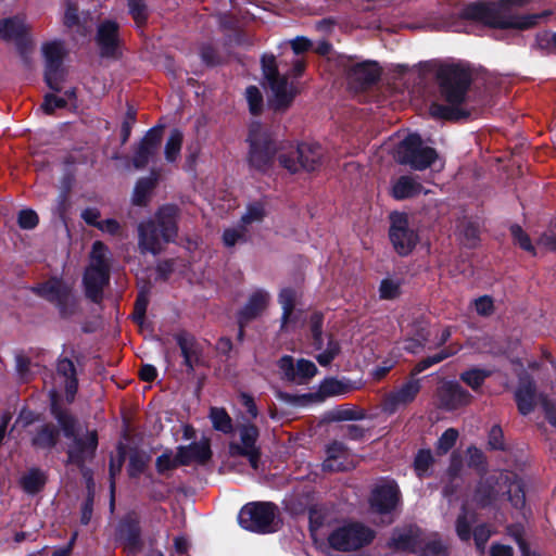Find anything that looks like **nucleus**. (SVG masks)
<instances>
[{
  "label": "nucleus",
  "mask_w": 556,
  "mask_h": 556,
  "mask_svg": "<svg viewBox=\"0 0 556 556\" xmlns=\"http://www.w3.org/2000/svg\"><path fill=\"white\" fill-rule=\"evenodd\" d=\"M429 73H433L439 93L447 103H431L429 108L430 115L435 119L458 122L467 119L470 111L460 105L466 101L468 90L472 84L471 71L463 63H447L437 60L425 64Z\"/></svg>",
  "instance_id": "1"
},
{
  "label": "nucleus",
  "mask_w": 556,
  "mask_h": 556,
  "mask_svg": "<svg viewBox=\"0 0 556 556\" xmlns=\"http://www.w3.org/2000/svg\"><path fill=\"white\" fill-rule=\"evenodd\" d=\"M49 412L61 427L63 435L72 440L66 450V464L77 467L86 476L90 471L86 464L94 459L99 446L98 431L88 430L84 437L78 435L76 416L60 404L55 391L50 395Z\"/></svg>",
  "instance_id": "2"
},
{
  "label": "nucleus",
  "mask_w": 556,
  "mask_h": 556,
  "mask_svg": "<svg viewBox=\"0 0 556 556\" xmlns=\"http://www.w3.org/2000/svg\"><path fill=\"white\" fill-rule=\"evenodd\" d=\"M179 208L175 204L160 206L154 216L138 225V248L142 254L159 255L164 245L178 236Z\"/></svg>",
  "instance_id": "3"
},
{
  "label": "nucleus",
  "mask_w": 556,
  "mask_h": 556,
  "mask_svg": "<svg viewBox=\"0 0 556 556\" xmlns=\"http://www.w3.org/2000/svg\"><path fill=\"white\" fill-rule=\"evenodd\" d=\"M249 143L248 164L250 168L265 174L271 169L279 151L274 131L260 122L251 123L247 138Z\"/></svg>",
  "instance_id": "4"
},
{
  "label": "nucleus",
  "mask_w": 556,
  "mask_h": 556,
  "mask_svg": "<svg viewBox=\"0 0 556 556\" xmlns=\"http://www.w3.org/2000/svg\"><path fill=\"white\" fill-rule=\"evenodd\" d=\"M463 16L492 28L519 30L534 27L541 18L539 14L504 15L497 8L481 2L468 4Z\"/></svg>",
  "instance_id": "5"
},
{
  "label": "nucleus",
  "mask_w": 556,
  "mask_h": 556,
  "mask_svg": "<svg viewBox=\"0 0 556 556\" xmlns=\"http://www.w3.org/2000/svg\"><path fill=\"white\" fill-rule=\"evenodd\" d=\"M439 155L434 148L424 144L418 134H409L397 146L395 160L402 165H407L415 170H424L430 167Z\"/></svg>",
  "instance_id": "6"
},
{
  "label": "nucleus",
  "mask_w": 556,
  "mask_h": 556,
  "mask_svg": "<svg viewBox=\"0 0 556 556\" xmlns=\"http://www.w3.org/2000/svg\"><path fill=\"white\" fill-rule=\"evenodd\" d=\"M278 507L273 502H251L242 506L238 514L239 525L251 532L271 533Z\"/></svg>",
  "instance_id": "7"
},
{
  "label": "nucleus",
  "mask_w": 556,
  "mask_h": 556,
  "mask_svg": "<svg viewBox=\"0 0 556 556\" xmlns=\"http://www.w3.org/2000/svg\"><path fill=\"white\" fill-rule=\"evenodd\" d=\"M375 532L358 522L336 528L328 535L329 546L338 552H352L359 549L372 542Z\"/></svg>",
  "instance_id": "8"
},
{
  "label": "nucleus",
  "mask_w": 556,
  "mask_h": 556,
  "mask_svg": "<svg viewBox=\"0 0 556 556\" xmlns=\"http://www.w3.org/2000/svg\"><path fill=\"white\" fill-rule=\"evenodd\" d=\"M324 148L317 142H301L294 152L279 154V164L290 173H298L301 169L315 172L319 169L324 157Z\"/></svg>",
  "instance_id": "9"
},
{
  "label": "nucleus",
  "mask_w": 556,
  "mask_h": 556,
  "mask_svg": "<svg viewBox=\"0 0 556 556\" xmlns=\"http://www.w3.org/2000/svg\"><path fill=\"white\" fill-rule=\"evenodd\" d=\"M389 239L400 256H408L419 242V235L410 226L408 215L394 211L389 215Z\"/></svg>",
  "instance_id": "10"
},
{
  "label": "nucleus",
  "mask_w": 556,
  "mask_h": 556,
  "mask_svg": "<svg viewBox=\"0 0 556 556\" xmlns=\"http://www.w3.org/2000/svg\"><path fill=\"white\" fill-rule=\"evenodd\" d=\"M41 50L45 59V83L54 92H60L62 90L61 84L65 78L63 62L66 51L63 42L56 40L46 42Z\"/></svg>",
  "instance_id": "11"
},
{
  "label": "nucleus",
  "mask_w": 556,
  "mask_h": 556,
  "mask_svg": "<svg viewBox=\"0 0 556 556\" xmlns=\"http://www.w3.org/2000/svg\"><path fill=\"white\" fill-rule=\"evenodd\" d=\"M370 509L381 516L394 513L402 503V493L395 480L375 485L369 495Z\"/></svg>",
  "instance_id": "12"
},
{
  "label": "nucleus",
  "mask_w": 556,
  "mask_h": 556,
  "mask_svg": "<svg viewBox=\"0 0 556 556\" xmlns=\"http://www.w3.org/2000/svg\"><path fill=\"white\" fill-rule=\"evenodd\" d=\"M438 407L444 412H455L470 405L473 395L456 380H444L435 390Z\"/></svg>",
  "instance_id": "13"
},
{
  "label": "nucleus",
  "mask_w": 556,
  "mask_h": 556,
  "mask_svg": "<svg viewBox=\"0 0 556 556\" xmlns=\"http://www.w3.org/2000/svg\"><path fill=\"white\" fill-rule=\"evenodd\" d=\"M116 541L128 554L136 555L143 548L140 518L136 511L127 513L116 527Z\"/></svg>",
  "instance_id": "14"
},
{
  "label": "nucleus",
  "mask_w": 556,
  "mask_h": 556,
  "mask_svg": "<svg viewBox=\"0 0 556 556\" xmlns=\"http://www.w3.org/2000/svg\"><path fill=\"white\" fill-rule=\"evenodd\" d=\"M351 384L348 381L339 380L336 377H327L320 382L318 391L315 394L306 393L294 395L288 392L279 391L277 393V397L287 403L304 405L313 397L325 400L327 397L346 394L351 391Z\"/></svg>",
  "instance_id": "15"
},
{
  "label": "nucleus",
  "mask_w": 556,
  "mask_h": 556,
  "mask_svg": "<svg viewBox=\"0 0 556 556\" xmlns=\"http://www.w3.org/2000/svg\"><path fill=\"white\" fill-rule=\"evenodd\" d=\"M346 79L357 90H366L377 84L382 68L377 61L366 60L344 64Z\"/></svg>",
  "instance_id": "16"
},
{
  "label": "nucleus",
  "mask_w": 556,
  "mask_h": 556,
  "mask_svg": "<svg viewBox=\"0 0 556 556\" xmlns=\"http://www.w3.org/2000/svg\"><path fill=\"white\" fill-rule=\"evenodd\" d=\"M94 41L102 59L122 58L119 25L113 20H104L98 25Z\"/></svg>",
  "instance_id": "17"
},
{
  "label": "nucleus",
  "mask_w": 556,
  "mask_h": 556,
  "mask_svg": "<svg viewBox=\"0 0 556 556\" xmlns=\"http://www.w3.org/2000/svg\"><path fill=\"white\" fill-rule=\"evenodd\" d=\"M422 535L424 532L417 525L395 527L387 542V547L396 553L417 555Z\"/></svg>",
  "instance_id": "18"
},
{
  "label": "nucleus",
  "mask_w": 556,
  "mask_h": 556,
  "mask_svg": "<svg viewBox=\"0 0 556 556\" xmlns=\"http://www.w3.org/2000/svg\"><path fill=\"white\" fill-rule=\"evenodd\" d=\"M164 126L151 127L141 138L134 151L132 165L137 169L144 168L149 162L159 153L163 139Z\"/></svg>",
  "instance_id": "19"
},
{
  "label": "nucleus",
  "mask_w": 556,
  "mask_h": 556,
  "mask_svg": "<svg viewBox=\"0 0 556 556\" xmlns=\"http://www.w3.org/2000/svg\"><path fill=\"white\" fill-rule=\"evenodd\" d=\"M421 390L420 379L409 376L399 389L390 392L383 400L382 412L393 415L402 406L413 403Z\"/></svg>",
  "instance_id": "20"
},
{
  "label": "nucleus",
  "mask_w": 556,
  "mask_h": 556,
  "mask_svg": "<svg viewBox=\"0 0 556 556\" xmlns=\"http://www.w3.org/2000/svg\"><path fill=\"white\" fill-rule=\"evenodd\" d=\"M174 340L180 349L184 366L188 374H193L197 366L203 365V345L190 332L181 330L174 334Z\"/></svg>",
  "instance_id": "21"
},
{
  "label": "nucleus",
  "mask_w": 556,
  "mask_h": 556,
  "mask_svg": "<svg viewBox=\"0 0 556 556\" xmlns=\"http://www.w3.org/2000/svg\"><path fill=\"white\" fill-rule=\"evenodd\" d=\"M111 268L88 266L83 277L85 295L91 302L99 304L103 299V289L110 282Z\"/></svg>",
  "instance_id": "22"
},
{
  "label": "nucleus",
  "mask_w": 556,
  "mask_h": 556,
  "mask_svg": "<svg viewBox=\"0 0 556 556\" xmlns=\"http://www.w3.org/2000/svg\"><path fill=\"white\" fill-rule=\"evenodd\" d=\"M26 35L27 29L20 17L12 16L0 20V39L4 41L14 40L18 52L25 61L27 60L26 52L30 45Z\"/></svg>",
  "instance_id": "23"
},
{
  "label": "nucleus",
  "mask_w": 556,
  "mask_h": 556,
  "mask_svg": "<svg viewBox=\"0 0 556 556\" xmlns=\"http://www.w3.org/2000/svg\"><path fill=\"white\" fill-rule=\"evenodd\" d=\"M212 455L213 453L207 440L177 447V460L181 466H189L193 462L204 465L212 458Z\"/></svg>",
  "instance_id": "24"
},
{
  "label": "nucleus",
  "mask_w": 556,
  "mask_h": 556,
  "mask_svg": "<svg viewBox=\"0 0 556 556\" xmlns=\"http://www.w3.org/2000/svg\"><path fill=\"white\" fill-rule=\"evenodd\" d=\"M62 429L51 421L38 426L30 437V444L35 450L51 451L60 442Z\"/></svg>",
  "instance_id": "25"
},
{
  "label": "nucleus",
  "mask_w": 556,
  "mask_h": 556,
  "mask_svg": "<svg viewBox=\"0 0 556 556\" xmlns=\"http://www.w3.org/2000/svg\"><path fill=\"white\" fill-rule=\"evenodd\" d=\"M327 457L323 462L326 472H341L350 469L349 448L340 441H332L326 447Z\"/></svg>",
  "instance_id": "26"
},
{
  "label": "nucleus",
  "mask_w": 556,
  "mask_h": 556,
  "mask_svg": "<svg viewBox=\"0 0 556 556\" xmlns=\"http://www.w3.org/2000/svg\"><path fill=\"white\" fill-rule=\"evenodd\" d=\"M56 372L65 378V401L67 404H72L75 401L79 386L74 362L70 357L61 355L56 361Z\"/></svg>",
  "instance_id": "27"
},
{
  "label": "nucleus",
  "mask_w": 556,
  "mask_h": 556,
  "mask_svg": "<svg viewBox=\"0 0 556 556\" xmlns=\"http://www.w3.org/2000/svg\"><path fill=\"white\" fill-rule=\"evenodd\" d=\"M274 99L271 101V108L275 111H285L293 102L296 96V88L293 85H289L287 76H281L268 83Z\"/></svg>",
  "instance_id": "28"
},
{
  "label": "nucleus",
  "mask_w": 556,
  "mask_h": 556,
  "mask_svg": "<svg viewBox=\"0 0 556 556\" xmlns=\"http://www.w3.org/2000/svg\"><path fill=\"white\" fill-rule=\"evenodd\" d=\"M269 293L263 289H257L251 293L247 303L237 313V317L243 321H253L258 318L267 308L269 303Z\"/></svg>",
  "instance_id": "29"
},
{
  "label": "nucleus",
  "mask_w": 556,
  "mask_h": 556,
  "mask_svg": "<svg viewBox=\"0 0 556 556\" xmlns=\"http://www.w3.org/2000/svg\"><path fill=\"white\" fill-rule=\"evenodd\" d=\"M536 386L530 378L521 379L515 391V401L518 412L527 416L534 410Z\"/></svg>",
  "instance_id": "30"
},
{
  "label": "nucleus",
  "mask_w": 556,
  "mask_h": 556,
  "mask_svg": "<svg viewBox=\"0 0 556 556\" xmlns=\"http://www.w3.org/2000/svg\"><path fill=\"white\" fill-rule=\"evenodd\" d=\"M71 289L72 287L65 283L61 278L52 277L33 288V292L49 303L55 304L63 295H66Z\"/></svg>",
  "instance_id": "31"
},
{
  "label": "nucleus",
  "mask_w": 556,
  "mask_h": 556,
  "mask_svg": "<svg viewBox=\"0 0 556 556\" xmlns=\"http://www.w3.org/2000/svg\"><path fill=\"white\" fill-rule=\"evenodd\" d=\"M424 191V186L407 175L400 176L392 185L391 195L397 201L412 199Z\"/></svg>",
  "instance_id": "32"
},
{
  "label": "nucleus",
  "mask_w": 556,
  "mask_h": 556,
  "mask_svg": "<svg viewBox=\"0 0 556 556\" xmlns=\"http://www.w3.org/2000/svg\"><path fill=\"white\" fill-rule=\"evenodd\" d=\"M47 481L46 472L38 467H33L20 478V485L25 493L36 495L43 490Z\"/></svg>",
  "instance_id": "33"
},
{
  "label": "nucleus",
  "mask_w": 556,
  "mask_h": 556,
  "mask_svg": "<svg viewBox=\"0 0 556 556\" xmlns=\"http://www.w3.org/2000/svg\"><path fill=\"white\" fill-rule=\"evenodd\" d=\"M498 491L495 488L493 478L480 480L476 485L473 500L478 507L485 509L491 507L497 500Z\"/></svg>",
  "instance_id": "34"
},
{
  "label": "nucleus",
  "mask_w": 556,
  "mask_h": 556,
  "mask_svg": "<svg viewBox=\"0 0 556 556\" xmlns=\"http://www.w3.org/2000/svg\"><path fill=\"white\" fill-rule=\"evenodd\" d=\"M157 181L159 175L154 170L149 176L139 178L134 188L132 203L138 206L146 205Z\"/></svg>",
  "instance_id": "35"
},
{
  "label": "nucleus",
  "mask_w": 556,
  "mask_h": 556,
  "mask_svg": "<svg viewBox=\"0 0 556 556\" xmlns=\"http://www.w3.org/2000/svg\"><path fill=\"white\" fill-rule=\"evenodd\" d=\"M258 437H260V430L254 424L242 425L240 428L241 444L230 443L229 444L230 455L235 456V454L239 452V448H245V451L258 448V446L256 445Z\"/></svg>",
  "instance_id": "36"
},
{
  "label": "nucleus",
  "mask_w": 556,
  "mask_h": 556,
  "mask_svg": "<svg viewBox=\"0 0 556 556\" xmlns=\"http://www.w3.org/2000/svg\"><path fill=\"white\" fill-rule=\"evenodd\" d=\"M366 417L367 413L365 409L352 404L339 405L329 412V419L331 421H356L363 420Z\"/></svg>",
  "instance_id": "37"
},
{
  "label": "nucleus",
  "mask_w": 556,
  "mask_h": 556,
  "mask_svg": "<svg viewBox=\"0 0 556 556\" xmlns=\"http://www.w3.org/2000/svg\"><path fill=\"white\" fill-rule=\"evenodd\" d=\"M456 353H457V350L453 349L451 345L445 346L440 352H438L433 355L427 356V357L422 358L421 361H419L414 366V368L410 370L409 376L416 378L417 375L421 374L426 369L445 361L446 358L455 355Z\"/></svg>",
  "instance_id": "38"
},
{
  "label": "nucleus",
  "mask_w": 556,
  "mask_h": 556,
  "mask_svg": "<svg viewBox=\"0 0 556 556\" xmlns=\"http://www.w3.org/2000/svg\"><path fill=\"white\" fill-rule=\"evenodd\" d=\"M295 291L292 288H283L278 295V302L281 304L282 307V315H281V326L280 329L283 330L288 323L290 321V318L293 314L294 307H295Z\"/></svg>",
  "instance_id": "39"
},
{
  "label": "nucleus",
  "mask_w": 556,
  "mask_h": 556,
  "mask_svg": "<svg viewBox=\"0 0 556 556\" xmlns=\"http://www.w3.org/2000/svg\"><path fill=\"white\" fill-rule=\"evenodd\" d=\"M126 460V446L123 443H119L117 446V455L116 457L110 458L109 464V476H110V486H111V493L114 494L115 490V478L117 475L121 473L124 463ZM114 504V495H112V502L111 505Z\"/></svg>",
  "instance_id": "40"
},
{
  "label": "nucleus",
  "mask_w": 556,
  "mask_h": 556,
  "mask_svg": "<svg viewBox=\"0 0 556 556\" xmlns=\"http://www.w3.org/2000/svg\"><path fill=\"white\" fill-rule=\"evenodd\" d=\"M491 376V371L481 368H470L459 375L460 381L470 387L473 391H479L484 381Z\"/></svg>",
  "instance_id": "41"
},
{
  "label": "nucleus",
  "mask_w": 556,
  "mask_h": 556,
  "mask_svg": "<svg viewBox=\"0 0 556 556\" xmlns=\"http://www.w3.org/2000/svg\"><path fill=\"white\" fill-rule=\"evenodd\" d=\"M62 319H68L79 312V300L74 295L73 288L54 304Z\"/></svg>",
  "instance_id": "42"
},
{
  "label": "nucleus",
  "mask_w": 556,
  "mask_h": 556,
  "mask_svg": "<svg viewBox=\"0 0 556 556\" xmlns=\"http://www.w3.org/2000/svg\"><path fill=\"white\" fill-rule=\"evenodd\" d=\"M210 418L215 430L220 431L225 434H229L232 432V420L225 408L212 407L210 410Z\"/></svg>",
  "instance_id": "43"
},
{
  "label": "nucleus",
  "mask_w": 556,
  "mask_h": 556,
  "mask_svg": "<svg viewBox=\"0 0 556 556\" xmlns=\"http://www.w3.org/2000/svg\"><path fill=\"white\" fill-rule=\"evenodd\" d=\"M182 140V132L179 129L174 128L167 138L164 149V154L167 162L173 163L177 160L181 151Z\"/></svg>",
  "instance_id": "44"
},
{
  "label": "nucleus",
  "mask_w": 556,
  "mask_h": 556,
  "mask_svg": "<svg viewBox=\"0 0 556 556\" xmlns=\"http://www.w3.org/2000/svg\"><path fill=\"white\" fill-rule=\"evenodd\" d=\"M150 456L139 451H134L129 456L127 473L129 478H139L147 469Z\"/></svg>",
  "instance_id": "45"
},
{
  "label": "nucleus",
  "mask_w": 556,
  "mask_h": 556,
  "mask_svg": "<svg viewBox=\"0 0 556 556\" xmlns=\"http://www.w3.org/2000/svg\"><path fill=\"white\" fill-rule=\"evenodd\" d=\"M417 556H450L448 546L437 535L420 544Z\"/></svg>",
  "instance_id": "46"
},
{
  "label": "nucleus",
  "mask_w": 556,
  "mask_h": 556,
  "mask_svg": "<svg viewBox=\"0 0 556 556\" xmlns=\"http://www.w3.org/2000/svg\"><path fill=\"white\" fill-rule=\"evenodd\" d=\"M109 248L100 240H97L92 243L90 258V266L93 267H103L111 268L110 258H109Z\"/></svg>",
  "instance_id": "47"
},
{
  "label": "nucleus",
  "mask_w": 556,
  "mask_h": 556,
  "mask_svg": "<svg viewBox=\"0 0 556 556\" xmlns=\"http://www.w3.org/2000/svg\"><path fill=\"white\" fill-rule=\"evenodd\" d=\"M248 228L241 223L236 228H226L223 231V243L227 248H232L237 243L248 242Z\"/></svg>",
  "instance_id": "48"
},
{
  "label": "nucleus",
  "mask_w": 556,
  "mask_h": 556,
  "mask_svg": "<svg viewBox=\"0 0 556 556\" xmlns=\"http://www.w3.org/2000/svg\"><path fill=\"white\" fill-rule=\"evenodd\" d=\"M128 13L138 27L147 24L149 9L144 0H127Z\"/></svg>",
  "instance_id": "49"
},
{
  "label": "nucleus",
  "mask_w": 556,
  "mask_h": 556,
  "mask_svg": "<svg viewBox=\"0 0 556 556\" xmlns=\"http://www.w3.org/2000/svg\"><path fill=\"white\" fill-rule=\"evenodd\" d=\"M265 217V204L261 201H254L247 205L245 213L241 216L240 223L248 228V225L262 222Z\"/></svg>",
  "instance_id": "50"
},
{
  "label": "nucleus",
  "mask_w": 556,
  "mask_h": 556,
  "mask_svg": "<svg viewBox=\"0 0 556 556\" xmlns=\"http://www.w3.org/2000/svg\"><path fill=\"white\" fill-rule=\"evenodd\" d=\"M341 346L338 340L332 334L328 336L327 348L316 355V361L323 367L329 366L334 358L340 354Z\"/></svg>",
  "instance_id": "51"
},
{
  "label": "nucleus",
  "mask_w": 556,
  "mask_h": 556,
  "mask_svg": "<svg viewBox=\"0 0 556 556\" xmlns=\"http://www.w3.org/2000/svg\"><path fill=\"white\" fill-rule=\"evenodd\" d=\"M509 232L515 244L519 245V248L522 249L523 251H527L532 255H536V250L532 244L529 235L522 229L520 225L513 224L509 227Z\"/></svg>",
  "instance_id": "52"
},
{
  "label": "nucleus",
  "mask_w": 556,
  "mask_h": 556,
  "mask_svg": "<svg viewBox=\"0 0 556 556\" xmlns=\"http://www.w3.org/2000/svg\"><path fill=\"white\" fill-rule=\"evenodd\" d=\"M317 371L318 369L312 361L300 358L295 365V382L306 383Z\"/></svg>",
  "instance_id": "53"
},
{
  "label": "nucleus",
  "mask_w": 556,
  "mask_h": 556,
  "mask_svg": "<svg viewBox=\"0 0 556 556\" xmlns=\"http://www.w3.org/2000/svg\"><path fill=\"white\" fill-rule=\"evenodd\" d=\"M137 122V109L127 102V110L121 126V143L125 144L131 135L134 125Z\"/></svg>",
  "instance_id": "54"
},
{
  "label": "nucleus",
  "mask_w": 556,
  "mask_h": 556,
  "mask_svg": "<svg viewBox=\"0 0 556 556\" xmlns=\"http://www.w3.org/2000/svg\"><path fill=\"white\" fill-rule=\"evenodd\" d=\"M434 459L432 453L428 448H421L417 452L414 458V470L419 478H422L425 473L432 466Z\"/></svg>",
  "instance_id": "55"
},
{
  "label": "nucleus",
  "mask_w": 556,
  "mask_h": 556,
  "mask_svg": "<svg viewBox=\"0 0 556 556\" xmlns=\"http://www.w3.org/2000/svg\"><path fill=\"white\" fill-rule=\"evenodd\" d=\"M467 453H468V459H467L468 467L475 469L480 475L485 473L488 470V462H486V457L483 454V452L476 446H470L468 448Z\"/></svg>",
  "instance_id": "56"
},
{
  "label": "nucleus",
  "mask_w": 556,
  "mask_h": 556,
  "mask_svg": "<svg viewBox=\"0 0 556 556\" xmlns=\"http://www.w3.org/2000/svg\"><path fill=\"white\" fill-rule=\"evenodd\" d=\"M245 98L249 104V111L252 115L257 116L263 111L264 99L260 89L251 85L245 89Z\"/></svg>",
  "instance_id": "57"
},
{
  "label": "nucleus",
  "mask_w": 556,
  "mask_h": 556,
  "mask_svg": "<svg viewBox=\"0 0 556 556\" xmlns=\"http://www.w3.org/2000/svg\"><path fill=\"white\" fill-rule=\"evenodd\" d=\"M261 66L265 79L269 83L281 77L278 71L276 56L271 53H264L261 56Z\"/></svg>",
  "instance_id": "58"
},
{
  "label": "nucleus",
  "mask_w": 556,
  "mask_h": 556,
  "mask_svg": "<svg viewBox=\"0 0 556 556\" xmlns=\"http://www.w3.org/2000/svg\"><path fill=\"white\" fill-rule=\"evenodd\" d=\"M201 61L208 67H215L222 64L223 58L212 43H203L200 47Z\"/></svg>",
  "instance_id": "59"
},
{
  "label": "nucleus",
  "mask_w": 556,
  "mask_h": 556,
  "mask_svg": "<svg viewBox=\"0 0 556 556\" xmlns=\"http://www.w3.org/2000/svg\"><path fill=\"white\" fill-rule=\"evenodd\" d=\"M458 439V431L455 428L446 429L437 442V452L439 455H444L451 451Z\"/></svg>",
  "instance_id": "60"
},
{
  "label": "nucleus",
  "mask_w": 556,
  "mask_h": 556,
  "mask_svg": "<svg viewBox=\"0 0 556 556\" xmlns=\"http://www.w3.org/2000/svg\"><path fill=\"white\" fill-rule=\"evenodd\" d=\"M508 501L517 508L521 509L526 505V492L523 484L520 481H514L509 484L507 490Z\"/></svg>",
  "instance_id": "61"
},
{
  "label": "nucleus",
  "mask_w": 556,
  "mask_h": 556,
  "mask_svg": "<svg viewBox=\"0 0 556 556\" xmlns=\"http://www.w3.org/2000/svg\"><path fill=\"white\" fill-rule=\"evenodd\" d=\"M455 530L460 541L468 542L470 540L473 530H471V521L468 519L467 510L465 507L457 516Z\"/></svg>",
  "instance_id": "62"
},
{
  "label": "nucleus",
  "mask_w": 556,
  "mask_h": 556,
  "mask_svg": "<svg viewBox=\"0 0 556 556\" xmlns=\"http://www.w3.org/2000/svg\"><path fill=\"white\" fill-rule=\"evenodd\" d=\"M401 294V283L390 278L381 280L379 296L381 300H394Z\"/></svg>",
  "instance_id": "63"
},
{
  "label": "nucleus",
  "mask_w": 556,
  "mask_h": 556,
  "mask_svg": "<svg viewBox=\"0 0 556 556\" xmlns=\"http://www.w3.org/2000/svg\"><path fill=\"white\" fill-rule=\"evenodd\" d=\"M149 305L148 294L144 290L140 291L135 301V307L132 313V320L141 325L146 318L147 308Z\"/></svg>",
  "instance_id": "64"
}]
</instances>
